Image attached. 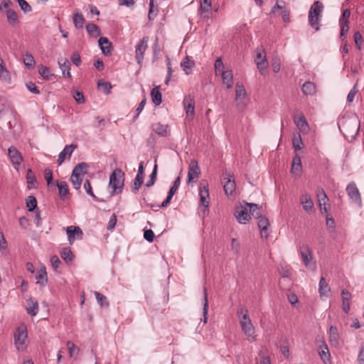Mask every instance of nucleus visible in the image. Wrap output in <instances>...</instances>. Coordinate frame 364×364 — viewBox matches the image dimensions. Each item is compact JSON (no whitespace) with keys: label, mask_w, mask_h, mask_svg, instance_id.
Wrapping results in <instances>:
<instances>
[{"label":"nucleus","mask_w":364,"mask_h":364,"mask_svg":"<svg viewBox=\"0 0 364 364\" xmlns=\"http://www.w3.org/2000/svg\"><path fill=\"white\" fill-rule=\"evenodd\" d=\"M338 125L341 132L346 137L355 139L359 132L360 121L356 116L339 120Z\"/></svg>","instance_id":"1"},{"label":"nucleus","mask_w":364,"mask_h":364,"mask_svg":"<svg viewBox=\"0 0 364 364\" xmlns=\"http://www.w3.org/2000/svg\"><path fill=\"white\" fill-rule=\"evenodd\" d=\"M250 207V212L252 216L257 219V225L260 230L261 237L262 238H267L269 236L268 228L269 222L267 218L262 215L260 211L261 207H259L256 203H247Z\"/></svg>","instance_id":"2"},{"label":"nucleus","mask_w":364,"mask_h":364,"mask_svg":"<svg viewBox=\"0 0 364 364\" xmlns=\"http://www.w3.org/2000/svg\"><path fill=\"white\" fill-rule=\"evenodd\" d=\"M237 314L239 317L240 323L244 333L255 340V328L250 320L248 310L244 306H240L237 310Z\"/></svg>","instance_id":"3"},{"label":"nucleus","mask_w":364,"mask_h":364,"mask_svg":"<svg viewBox=\"0 0 364 364\" xmlns=\"http://www.w3.org/2000/svg\"><path fill=\"white\" fill-rule=\"evenodd\" d=\"M124 173L119 168H116L109 176V187L112 188L111 195L121 193L123 191Z\"/></svg>","instance_id":"4"},{"label":"nucleus","mask_w":364,"mask_h":364,"mask_svg":"<svg viewBox=\"0 0 364 364\" xmlns=\"http://www.w3.org/2000/svg\"><path fill=\"white\" fill-rule=\"evenodd\" d=\"M323 10V5L319 1H316L310 7L308 21L309 25L316 31L319 30V23L321 18Z\"/></svg>","instance_id":"5"},{"label":"nucleus","mask_w":364,"mask_h":364,"mask_svg":"<svg viewBox=\"0 0 364 364\" xmlns=\"http://www.w3.org/2000/svg\"><path fill=\"white\" fill-rule=\"evenodd\" d=\"M87 168L88 165L85 162H81L74 167L70 176V181L75 189L80 188L82 176L86 173Z\"/></svg>","instance_id":"6"},{"label":"nucleus","mask_w":364,"mask_h":364,"mask_svg":"<svg viewBox=\"0 0 364 364\" xmlns=\"http://www.w3.org/2000/svg\"><path fill=\"white\" fill-rule=\"evenodd\" d=\"M235 102L236 106L239 111L242 112L245 109L247 105V99L246 90L242 85L236 84L235 87Z\"/></svg>","instance_id":"7"},{"label":"nucleus","mask_w":364,"mask_h":364,"mask_svg":"<svg viewBox=\"0 0 364 364\" xmlns=\"http://www.w3.org/2000/svg\"><path fill=\"white\" fill-rule=\"evenodd\" d=\"M27 331L25 327L17 328L14 333V343L18 351H23L26 348Z\"/></svg>","instance_id":"8"},{"label":"nucleus","mask_w":364,"mask_h":364,"mask_svg":"<svg viewBox=\"0 0 364 364\" xmlns=\"http://www.w3.org/2000/svg\"><path fill=\"white\" fill-rule=\"evenodd\" d=\"M245 203L244 205H240L235 208V216L240 223L245 224L251 218L252 214L250 212V207Z\"/></svg>","instance_id":"9"},{"label":"nucleus","mask_w":364,"mask_h":364,"mask_svg":"<svg viewBox=\"0 0 364 364\" xmlns=\"http://www.w3.org/2000/svg\"><path fill=\"white\" fill-rule=\"evenodd\" d=\"M200 205L206 210L210 203V194L208 185L206 181H201L199 186Z\"/></svg>","instance_id":"10"},{"label":"nucleus","mask_w":364,"mask_h":364,"mask_svg":"<svg viewBox=\"0 0 364 364\" xmlns=\"http://www.w3.org/2000/svg\"><path fill=\"white\" fill-rule=\"evenodd\" d=\"M149 37L144 36L135 46V58L138 64L141 65L144 60V55L148 48Z\"/></svg>","instance_id":"11"},{"label":"nucleus","mask_w":364,"mask_h":364,"mask_svg":"<svg viewBox=\"0 0 364 364\" xmlns=\"http://www.w3.org/2000/svg\"><path fill=\"white\" fill-rule=\"evenodd\" d=\"M68 240L72 245L75 240H80L82 238L83 232L80 227L70 225L66 228Z\"/></svg>","instance_id":"12"},{"label":"nucleus","mask_w":364,"mask_h":364,"mask_svg":"<svg viewBox=\"0 0 364 364\" xmlns=\"http://www.w3.org/2000/svg\"><path fill=\"white\" fill-rule=\"evenodd\" d=\"M224 180V184H223V189L225 193V194L229 196H233L235 192L236 188V184L234 179L233 175L228 173L227 175V177H225L223 178Z\"/></svg>","instance_id":"13"},{"label":"nucleus","mask_w":364,"mask_h":364,"mask_svg":"<svg viewBox=\"0 0 364 364\" xmlns=\"http://www.w3.org/2000/svg\"><path fill=\"white\" fill-rule=\"evenodd\" d=\"M200 173V169L198 166L197 161L191 160L188 171V183H191L194 180H196Z\"/></svg>","instance_id":"14"},{"label":"nucleus","mask_w":364,"mask_h":364,"mask_svg":"<svg viewBox=\"0 0 364 364\" xmlns=\"http://www.w3.org/2000/svg\"><path fill=\"white\" fill-rule=\"evenodd\" d=\"M77 148L76 144L65 145L63 150L58 155V164L60 166L66 158L70 159L74 150Z\"/></svg>","instance_id":"15"},{"label":"nucleus","mask_w":364,"mask_h":364,"mask_svg":"<svg viewBox=\"0 0 364 364\" xmlns=\"http://www.w3.org/2000/svg\"><path fill=\"white\" fill-rule=\"evenodd\" d=\"M8 155L11 159V163L15 166H18L23 161V157L21 153L13 146L8 149Z\"/></svg>","instance_id":"16"},{"label":"nucleus","mask_w":364,"mask_h":364,"mask_svg":"<svg viewBox=\"0 0 364 364\" xmlns=\"http://www.w3.org/2000/svg\"><path fill=\"white\" fill-rule=\"evenodd\" d=\"M300 254L306 267H311L314 264L312 262V255L309 247L307 245H303L300 248Z\"/></svg>","instance_id":"17"},{"label":"nucleus","mask_w":364,"mask_h":364,"mask_svg":"<svg viewBox=\"0 0 364 364\" xmlns=\"http://www.w3.org/2000/svg\"><path fill=\"white\" fill-rule=\"evenodd\" d=\"M346 191L350 198L353 199L355 202L358 203L359 205L361 204L360 194L355 183H352L348 184V186L346 187Z\"/></svg>","instance_id":"18"},{"label":"nucleus","mask_w":364,"mask_h":364,"mask_svg":"<svg viewBox=\"0 0 364 364\" xmlns=\"http://www.w3.org/2000/svg\"><path fill=\"white\" fill-rule=\"evenodd\" d=\"M291 172L295 176H300L302 172V166L301 158L299 154H296L292 159Z\"/></svg>","instance_id":"19"},{"label":"nucleus","mask_w":364,"mask_h":364,"mask_svg":"<svg viewBox=\"0 0 364 364\" xmlns=\"http://www.w3.org/2000/svg\"><path fill=\"white\" fill-rule=\"evenodd\" d=\"M342 297V309L344 313L348 314L350 311V301L352 298V294L346 289H343L341 291Z\"/></svg>","instance_id":"20"},{"label":"nucleus","mask_w":364,"mask_h":364,"mask_svg":"<svg viewBox=\"0 0 364 364\" xmlns=\"http://www.w3.org/2000/svg\"><path fill=\"white\" fill-rule=\"evenodd\" d=\"M99 47L105 55H109L111 53L112 44L106 37H100L98 40Z\"/></svg>","instance_id":"21"},{"label":"nucleus","mask_w":364,"mask_h":364,"mask_svg":"<svg viewBox=\"0 0 364 364\" xmlns=\"http://www.w3.org/2000/svg\"><path fill=\"white\" fill-rule=\"evenodd\" d=\"M255 61L259 73L262 74L263 71L266 70L268 65L266 55H263L262 53H258L256 55Z\"/></svg>","instance_id":"22"},{"label":"nucleus","mask_w":364,"mask_h":364,"mask_svg":"<svg viewBox=\"0 0 364 364\" xmlns=\"http://www.w3.org/2000/svg\"><path fill=\"white\" fill-rule=\"evenodd\" d=\"M183 105L187 115H193L195 112V101L191 96H186L183 100Z\"/></svg>","instance_id":"23"},{"label":"nucleus","mask_w":364,"mask_h":364,"mask_svg":"<svg viewBox=\"0 0 364 364\" xmlns=\"http://www.w3.org/2000/svg\"><path fill=\"white\" fill-rule=\"evenodd\" d=\"M223 83L227 89H230L233 85V75L231 70H221Z\"/></svg>","instance_id":"24"},{"label":"nucleus","mask_w":364,"mask_h":364,"mask_svg":"<svg viewBox=\"0 0 364 364\" xmlns=\"http://www.w3.org/2000/svg\"><path fill=\"white\" fill-rule=\"evenodd\" d=\"M58 63L59 65V68L62 71V74L64 77H71V74L70 73V64L68 59L66 58H59Z\"/></svg>","instance_id":"25"},{"label":"nucleus","mask_w":364,"mask_h":364,"mask_svg":"<svg viewBox=\"0 0 364 364\" xmlns=\"http://www.w3.org/2000/svg\"><path fill=\"white\" fill-rule=\"evenodd\" d=\"M301 203L306 212H310L313 210L314 203L311 196L308 193L302 194L300 198Z\"/></svg>","instance_id":"26"},{"label":"nucleus","mask_w":364,"mask_h":364,"mask_svg":"<svg viewBox=\"0 0 364 364\" xmlns=\"http://www.w3.org/2000/svg\"><path fill=\"white\" fill-rule=\"evenodd\" d=\"M168 124H164L160 122H156L152 124L153 131L161 136H166L168 134Z\"/></svg>","instance_id":"27"},{"label":"nucleus","mask_w":364,"mask_h":364,"mask_svg":"<svg viewBox=\"0 0 364 364\" xmlns=\"http://www.w3.org/2000/svg\"><path fill=\"white\" fill-rule=\"evenodd\" d=\"M329 342L332 346H338L339 344V334L337 328L333 326H331L328 331Z\"/></svg>","instance_id":"28"},{"label":"nucleus","mask_w":364,"mask_h":364,"mask_svg":"<svg viewBox=\"0 0 364 364\" xmlns=\"http://www.w3.org/2000/svg\"><path fill=\"white\" fill-rule=\"evenodd\" d=\"M294 122L301 131H305L309 128L308 123L302 114L294 115Z\"/></svg>","instance_id":"29"},{"label":"nucleus","mask_w":364,"mask_h":364,"mask_svg":"<svg viewBox=\"0 0 364 364\" xmlns=\"http://www.w3.org/2000/svg\"><path fill=\"white\" fill-rule=\"evenodd\" d=\"M195 65L193 60H191L188 56H186L181 63V67L186 75L192 73V69Z\"/></svg>","instance_id":"30"},{"label":"nucleus","mask_w":364,"mask_h":364,"mask_svg":"<svg viewBox=\"0 0 364 364\" xmlns=\"http://www.w3.org/2000/svg\"><path fill=\"white\" fill-rule=\"evenodd\" d=\"M331 289L330 287L328 285V283L325 280L323 277H321L319 281V285H318V291L321 298L328 297V293L330 292Z\"/></svg>","instance_id":"31"},{"label":"nucleus","mask_w":364,"mask_h":364,"mask_svg":"<svg viewBox=\"0 0 364 364\" xmlns=\"http://www.w3.org/2000/svg\"><path fill=\"white\" fill-rule=\"evenodd\" d=\"M301 91L305 95H314L316 92V87L314 82L307 81L303 84Z\"/></svg>","instance_id":"32"},{"label":"nucleus","mask_w":364,"mask_h":364,"mask_svg":"<svg viewBox=\"0 0 364 364\" xmlns=\"http://www.w3.org/2000/svg\"><path fill=\"white\" fill-rule=\"evenodd\" d=\"M26 311L31 316H36L38 312V304L31 298L27 300Z\"/></svg>","instance_id":"33"},{"label":"nucleus","mask_w":364,"mask_h":364,"mask_svg":"<svg viewBox=\"0 0 364 364\" xmlns=\"http://www.w3.org/2000/svg\"><path fill=\"white\" fill-rule=\"evenodd\" d=\"M318 354L324 363L330 361V353L327 345L323 341L322 345L319 346Z\"/></svg>","instance_id":"34"},{"label":"nucleus","mask_w":364,"mask_h":364,"mask_svg":"<svg viewBox=\"0 0 364 364\" xmlns=\"http://www.w3.org/2000/svg\"><path fill=\"white\" fill-rule=\"evenodd\" d=\"M151 97L152 102L156 105L159 106L162 102V96L160 92L159 87H154L151 91Z\"/></svg>","instance_id":"35"},{"label":"nucleus","mask_w":364,"mask_h":364,"mask_svg":"<svg viewBox=\"0 0 364 364\" xmlns=\"http://www.w3.org/2000/svg\"><path fill=\"white\" fill-rule=\"evenodd\" d=\"M59 196L61 199L64 200L69 193L68 184L65 181H57Z\"/></svg>","instance_id":"36"},{"label":"nucleus","mask_w":364,"mask_h":364,"mask_svg":"<svg viewBox=\"0 0 364 364\" xmlns=\"http://www.w3.org/2000/svg\"><path fill=\"white\" fill-rule=\"evenodd\" d=\"M86 31L87 33L93 38H97L101 35L100 28L92 23L86 25Z\"/></svg>","instance_id":"37"},{"label":"nucleus","mask_w":364,"mask_h":364,"mask_svg":"<svg viewBox=\"0 0 364 364\" xmlns=\"http://www.w3.org/2000/svg\"><path fill=\"white\" fill-rule=\"evenodd\" d=\"M85 21V18L80 11L75 12L73 15V23L76 28H82Z\"/></svg>","instance_id":"38"},{"label":"nucleus","mask_w":364,"mask_h":364,"mask_svg":"<svg viewBox=\"0 0 364 364\" xmlns=\"http://www.w3.org/2000/svg\"><path fill=\"white\" fill-rule=\"evenodd\" d=\"M7 21L9 24L14 26L18 23V18L16 12L13 9H7L6 11Z\"/></svg>","instance_id":"39"},{"label":"nucleus","mask_w":364,"mask_h":364,"mask_svg":"<svg viewBox=\"0 0 364 364\" xmlns=\"http://www.w3.org/2000/svg\"><path fill=\"white\" fill-rule=\"evenodd\" d=\"M60 257L66 262L73 261L74 255L70 247H64L60 251Z\"/></svg>","instance_id":"40"},{"label":"nucleus","mask_w":364,"mask_h":364,"mask_svg":"<svg viewBox=\"0 0 364 364\" xmlns=\"http://www.w3.org/2000/svg\"><path fill=\"white\" fill-rule=\"evenodd\" d=\"M26 180H27L28 188H35L36 184L37 183V180L35 176V174L33 173L32 170L30 168L27 170Z\"/></svg>","instance_id":"41"},{"label":"nucleus","mask_w":364,"mask_h":364,"mask_svg":"<svg viewBox=\"0 0 364 364\" xmlns=\"http://www.w3.org/2000/svg\"><path fill=\"white\" fill-rule=\"evenodd\" d=\"M292 145L296 151L301 150L303 147V142L301 134L299 133L294 134L292 139Z\"/></svg>","instance_id":"42"},{"label":"nucleus","mask_w":364,"mask_h":364,"mask_svg":"<svg viewBox=\"0 0 364 364\" xmlns=\"http://www.w3.org/2000/svg\"><path fill=\"white\" fill-rule=\"evenodd\" d=\"M203 291H204V298H203L204 302H203V321L204 323H206L207 320H208L207 315H208V293H207V289L205 287H204Z\"/></svg>","instance_id":"43"},{"label":"nucleus","mask_w":364,"mask_h":364,"mask_svg":"<svg viewBox=\"0 0 364 364\" xmlns=\"http://www.w3.org/2000/svg\"><path fill=\"white\" fill-rule=\"evenodd\" d=\"M28 210L33 211L37 207V200L33 196H29L26 200Z\"/></svg>","instance_id":"44"},{"label":"nucleus","mask_w":364,"mask_h":364,"mask_svg":"<svg viewBox=\"0 0 364 364\" xmlns=\"http://www.w3.org/2000/svg\"><path fill=\"white\" fill-rule=\"evenodd\" d=\"M23 61L26 67L31 68L35 65V60L33 56L31 53H26L23 56Z\"/></svg>","instance_id":"45"},{"label":"nucleus","mask_w":364,"mask_h":364,"mask_svg":"<svg viewBox=\"0 0 364 364\" xmlns=\"http://www.w3.org/2000/svg\"><path fill=\"white\" fill-rule=\"evenodd\" d=\"M318 205L320 207L321 212H323V205H326L328 199L323 191H321L320 193H318Z\"/></svg>","instance_id":"46"},{"label":"nucleus","mask_w":364,"mask_h":364,"mask_svg":"<svg viewBox=\"0 0 364 364\" xmlns=\"http://www.w3.org/2000/svg\"><path fill=\"white\" fill-rule=\"evenodd\" d=\"M38 73L46 80H50L53 76L48 68L44 65H41L38 67Z\"/></svg>","instance_id":"47"},{"label":"nucleus","mask_w":364,"mask_h":364,"mask_svg":"<svg viewBox=\"0 0 364 364\" xmlns=\"http://www.w3.org/2000/svg\"><path fill=\"white\" fill-rule=\"evenodd\" d=\"M97 87L99 89L102 90L105 94L110 93V90L112 88L110 82L99 80L97 82Z\"/></svg>","instance_id":"48"},{"label":"nucleus","mask_w":364,"mask_h":364,"mask_svg":"<svg viewBox=\"0 0 364 364\" xmlns=\"http://www.w3.org/2000/svg\"><path fill=\"white\" fill-rule=\"evenodd\" d=\"M95 298L97 301V303L101 306H106L107 307L109 306V302L107 301V299L106 296H105L104 295H102V294L97 292V291H95Z\"/></svg>","instance_id":"49"},{"label":"nucleus","mask_w":364,"mask_h":364,"mask_svg":"<svg viewBox=\"0 0 364 364\" xmlns=\"http://www.w3.org/2000/svg\"><path fill=\"white\" fill-rule=\"evenodd\" d=\"M143 182H144L143 176H136V177L134 180L133 185L132 186V191L134 193H136L139 191V189L140 188V187L141 186Z\"/></svg>","instance_id":"50"},{"label":"nucleus","mask_w":364,"mask_h":364,"mask_svg":"<svg viewBox=\"0 0 364 364\" xmlns=\"http://www.w3.org/2000/svg\"><path fill=\"white\" fill-rule=\"evenodd\" d=\"M7 242L5 239L4 235L2 232H0V252L1 255H6L7 253Z\"/></svg>","instance_id":"51"},{"label":"nucleus","mask_w":364,"mask_h":364,"mask_svg":"<svg viewBox=\"0 0 364 364\" xmlns=\"http://www.w3.org/2000/svg\"><path fill=\"white\" fill-rule=\"evenodd\" d=\"M156 173H157V165L155 164L153 168L152 173L149 176V179L146 183V187H151L154 186L156 180Z\"/></svg>","instance_id":"52"},{"label":"nucleus","mask_w":364,"mask_h":364,"mask_svg":"<svg viewBox=\"0 0 364 364\" xmlns=\"http://www.w3.org/2000/svg\"><path fill=\"white\" fill-rule=\"evenodd\" d=\"M67 347L70 358H73L78 354L79 349L76 348V346L72 341L67 342Z\"/></svg>","instance_id":"53"},{"label":"nucleus","mask_w":364,"mask_h":364,"mask_svg":"<svg viewBox=\"0 0 364 364\" xmlns=\"http://www.w3.org/2000/svg\"><path fill=\"white\" fill-rule=\"evenodd\" d=\"M259 355L261 364H271L269 358L267 356V349L265 348H262Z\"/></svg>","instance_id":"54"},{"label":"nucleus","mask_w":364,"mask_h":364,"mask_svg":"<svg viewBox=\"0 0 364 364\" xmlns=\"http://www.w3.org/2000/svg\"><path fill=\"white\" fill-rule=\"evenodd\" d=\"M353 38H354V41H355L356 48L358 50H361V48H362L361 46H362V44L364 42V41H363V37H362L361 34L360 33V32L359 31L355 32L354 35H353Z\"/></svg>","instance_id":"55"},{"label":"nucleus","mask_w":364,"mask_h":364,"mask_svg":"<svg viewBox=\"0 0 364 364\" xmlns=\"http://www.w3.org/2000/svg\"><path fill=\"white\" fill-rule=\"evenodd\" d=\"M272 68L274 73H279L281 68V61L279 57L275 56L272 60Z\"/></svg>","instance_id":"56"},{"label":"nucleus","mask_w":364,"mask_h":364,"mask_svg":"<svg viewBox=\"0 0 364 364\" xmlns=\"http://www.w3.org/2000/svg\"><path fill=\"white\" fill-rule=\"evenodd\" d=\"M211 8V0H203L200 3V10L201 13L208 12Z\"/></svg>","instance_id":"57"},{"label":"nucleus","mask_w":364,"mask_h":364,"mask_svg":"<svg viewBox=\"0 0 364 364\" xmlns=\"http://www.w3.org/2000/svg\"><path fill=\"white\" fill-rule=\"evenodd\" d=\"M215 70L216 75H221V70H224V64L222 61L221 58H218L215 60Z\"/></svg>","instance_id":"58"},{"label":"nucleus","mask_w":364,"mask_h":364,"mask_svg":"<svg viewBox=\"0 0 364 364\" xmlns=\"http://www.w3.org/2000/svg\"><path fill=\"white\" fill-rule=\"evenodd\" d=\"M18 3V5L24 13H28L31 11V6L28 4V3L26 0H16Z\"/></svg>","instance_id":"59"},{"label":"nucleus","mask_w":364,"mask_h":364,"mask_svg":"<svg viewBox=\"0 0 364 364\" xmlns=\"http://www.w3.org/2000/svg\"><path fill=\"white\" fill-rule=\"evenodd\" d=\"M231 250L235 255H239L240 252V244L235 238L232 239Z\"/></svg>","instance_id":"60"},{"label":"nucleus","mask_w":364,"mask_h":364,"mask_svg":"<svg viewBox=\"0 0 364 364\" xmlns=\"http://www.w3.org/2000/svg\"><path fill=\"white\" fill-rule=\"evenodd\" d=\"M44 175L48 186H52L53 185L52 170L50 168H46Z\"/></svg>","instance_id":"61"},{"label":"nucleus","mask_w":364,"mask_h":364,"mask_svg":"<svg viewBox=\"0 0 364 364\" xmlns=\"http://www.w3.org/2000/svg\"><path fill=\"white\" fill-rule=\"evenodd\" d=\"M84 188H85L86 193L89 196H90L93 199L97 200V198L96 196L92 192V187H91V185H90V183L89 181V180H86L85 181V183H84Z\"/></svg>","instance_id":"62"},{"label":"nucleus","mask_w":364,"mask_h":364,"mask_svg":"<svg viewBox=\"0 0 364 364\" xmlns=\"http://www.w3.org/2000/svg\"><path fill=\"white\" fill-rule=\"evenodd\" d=\"M73 97L78 104L85 103V97L82 92L75 90L73 93Z\"/></svg>","instance_id":"63"},{"label":"nucleus","mask_w":364,"mask_h":364,"mask_svg":"<svg viewBox=\"0 0 364 364\" xmlns=\"http://www.w3.org/2000/svg\"><path fill=\"white\" fill-rule=\"evenodd\" d=\"M48 274H36V279L37 280V284H39L41 286H45L48 282Z\"/></svg>","instance_id":"64"}]
</instances>
